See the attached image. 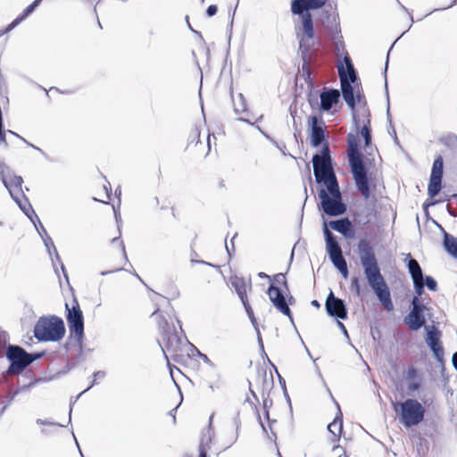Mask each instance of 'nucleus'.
<instances>
[{
  "instance_id": "f8f14e48",
  "label": "nucleus",
  "mask_w": 457,
  "mask_h": 457,
  "mask_svg": "<svg viewBox=\"0 0 457 457\" xmlns=\"http://www.w3.org/2000/svg\"><path fill=\"white\" fill-rule=\"evenodd\" d=\"M5 357L10 365L7 370L3 372L4 379H6L8 375L17 376L21 374L29 367L28 352L20 345H8Z\"/></svg>"
},
{
  "instance_id": "72a5a7b5",
  "label": "nucleus",
  "mask_w": 457,
  "mask_h": 457,
  "mask_svg": "<svg viewBox=\"0 0 457 457\" xmlns=\"http://www.w3.org/2000/svg\"><path fill=\"white\" fill-rule=\"evenodd\" d=\"M9 341V335L6 331L0 330V359L5 354Z\"/></svg>"
},
{
  "instance_id": "bf43d9fd",
  "label": "nucleus",
  "mask_w": 457,
  "mask_h": 457,
  "mask_svg": "<svg viewBox=\"0 0 457 457\" xmlns=\"http://www.w3.org/2000/svg\"><path fill=\"white\" fill-rule=\"evenodd\" d=\"M456 4H457V0H453L452 3L448 6H446V7H440V8H435L434 10H432L429 12V14L432 13V12H435L445 11V10H446L448 8H451V7L454 6ZM428 13L426 16H428Z\"/></svg>"
},
{
  "instance_id": "6e6d98bb",
  "label": "nucleus",
  "mask_w": 457,
  "mask_h": 457,
  "mask_svg": "<svg viewBox=\"0 0 457 457\" xmlns=\"http://www.w3.org/2000/svg\"><path fill=\"white\" fill-rule=\"evenodd\" d=\"M218 7L215 4H211L206 9V14L208 17H212L217 13Z\"/></svg>"
},
{
  "instance_id": "423d86ee",
  "label": "nucleus",
  "mask_w": 457,
  "mask_h": 457,
  "mask_svg": "<svg viewBox=\"0 0 457 457\" xmlns=\"http://www.w3.org/2000/svg\"><path fill=\"white\" fill-rule=\"evenodd\" d=\"M348 162L351 173L355 182L357 190L361 196L368 200L370 196V185L368 177V170L364 164L361 153L358 149L357 143L353 137L348 138Z\"/></svg>"
},
{
  "instance_id": "393cba45",
  "label": "nucleus",
  "mask_w": 457,
  "mask_h": 457,
  "mask_svg": "<svg viewBox=\"0 0 457 457\" xmlns=\"http://www.w3.org/2000/svg\"><path fill=\"white\" fill-rule=\"evenodd\" d=\"M230 88V96L232 99L234 111L236 113H243L247 111L246 100L241 92H236L234 87Z\"/></svg>"
},
{
  "instance_id": "13d9d810",
  "label": "nucleus",
  "mask_w": 457,
  "mask_h": 457,
  "mask_svg": "<svg viewBox=\"0 0 457 457\" xmlns=\"http://www.w3.org/2000/svg\"><path fill=\"white\" fill-rule=\"evenodd\" d=\"M0 143L4 144L5 146L8 145L6 138H5V131L4 130V128H3V122L0 123Z\"/></svg>"
},
{
  "instance_id": "e2e57ef3",
  "label": "nucleus",
  "mask_w": 457,
  "mask_h": 457,
  "mask_svg": "<svg viewBox=\"0 0 457 457\" xmlns=\"http://www.w3.org/2000/svg\"><path fill=\"white\" fill-rule=\"evenodd\" d=\"M437 203H438V201H436V200H433V201H430V202H425V203L423 204V209H424V211H425L426 214H428V208L429 206H432V205L436 204Z\"/></svg>"
},
{
  "instance_id": "5701e85b",
  "label": "nucleus",
  "mask_w": 457,
  "mask_h": 457,
  "mask_svg": "<svg viewBox=\"0 0 457 457\" xmlns=\"http://www.w3.org/2000/svg\"><path fill=\"white\" fill-rule=\"evenodd\" d=\"M337 406L338 411L336 414L334 420L328 425V431L333 435V442L339 440L343 430V414L337 403Z\"/></svg>"
},
{
  "instance_id": "8fccbe9b",
  "label": "nucleus",
  "mask_w": 457,
  "mask_h": 457,
  "mask_svg": "<svg viewBox=\"0 0 457 457\" xmlns=\"http://www.w3.org/2000/svg\"><path fill=\"white\" fill-rule=\"evenodd\" d=\"M189 139L191 143L194 141H196V144L199 142L200 139V131L197 128H195L192 132L190 133Z\"/></svg>"
},
{
  "instance_id": "ea45409f",
  "label": "nucleus",
  "mask_w": 457,
  "mask_h": 457,
  "mask_svg": "<svg viewBox=\"0 0 457 457\" xmlns=\"http://www.w3.org/2000/svg\"><path fill=\"white\" fill-rule=\"evenodd\" d=\"M424 286H426L430 291H436L437 283L435 278L431 276H424L423 275Z\"/></svg>"
},
{
  "instance_id": "58836bf2",
  "label": "nucleus",
  "mask_w": 457,
  "mask_h": 457,
  "mask_svg": "<svg viewBox=\"0 0 457 457\" xmlns=\"http://www.w3.org/2000/svg\"><path fill=\"white\" fill-rule=\"evenodd\" d=\"M385 94H386V99H387V103L389 104L388 87H385ZM387 120H388V121L390 123V129L388 130V132H389L390 135H392L394 137V139H395V143H398V138H397V136H396V132H395V128L392 125V121H391V119H390V116H389V106L387 107Z\"/></svg>"
},
{
  "instance_id": "473e14b6",
  "label": "nucleus",
  "mask_w": 457,
  "mask_h": 457,
  "mask_svg": "<svg viewBox=\"0 0 457 457\" xmlns=\"http://www.w3.org/2000/svg\"><path fill=\"white\" fill-rule=\"evenodd\" d=\"M258 420H259L260 426H261V428H262V429L263 433H265V434L267 435V437H268L270 441H272V442L275 444L276 447H277V446H278L277 442H276V440H277V435H276V433H275L274 431H272V428H271V424H272L273 422H269V428H270V434H269V433H268V430H267V428H266V426L264 425V423L262 422V418H261V416H260V414H259V413H258Z\"/></svg>"
},
{
  "instance_id": "f03ea898",
  "label": "nucleus",
  "mask_w": 457,
  "mask_h": 457,
  "mask_svg": "<svg viewBox=\"0 0 457 457\" xmlns=\"http://www.w3.org/2000/svg\"><path fill=\"white\" fill-rule=\"evenodd\" d=\"M325 37L330 41L334 52L337 55L345 54L343 62L337 65L340 86H361L358 72L355 70L352 59L345 52L341 26L337 13L324 12L322 18Z\"/></svg>"
},
{
  "instance_id": "0e129e2a",
  "label": "nucleus",
  "mask_w": 457,
  "mask_h": 457,
  "mask_svg": "<svg viewBox=\"0 0 457 457\" xmlns=\"http://www.w3.org/2000/svg\"><path fill=\"white\" fill-rule=\"evenodd\" d=\"M396 1H397L398 4L400 5V7H401L404 12H406L409 14L410 19H411V22L413 23V22H414V20H413V17H412L411 13L410 12V11H409V10H408V9H407V8H406V7H405V6H404V5H403V4L399 0H396Z\"/></svg>"
},
{
  "instance_id": "a19ab883",
  "label": "nucleus",
  "mask_w": 457,
  "mask_h": 457,
  "mask_svg": "<svg viewBox=\"0 0 457 457\" xmlns=\"http://www.w3.org/2000/svg\"><path fill=\"white\" fill-rule=\"evenodd\" d=\"M351 289L355 292V295L359 297L362 295V289L361 287L360 278L358 277H353L351 280Z\"/></svg>"
},
{
  "instance_id": "bb28decb",
  "label": "nucleus",
  "mask_w": 457,
  "mask_h": 457,
  "mask_svg": "<svg viewBox=\"0 0 457 457\" xmlns=\"http://www.w3.org/2000/svg\"><path fill=\"white\" fill-rule=\"evenodd\" d=\"M342 90V96L349 108L354 111L356 106V97L359 99L361 95L357 92L355 96V87H340Z\"/></svg>"
},
{
  "instance_id": "37998d69",
  "label": "nucleus",
  "mask_w": 457,
  "mask_h": 457,
  "mask_svg": "<svg viewBox=\"0 0 457 457\" xmlns=\"http://www.w3.org/2000/svg\"><path fill=\"white\" fill-rule=\"evenodd\" d=\"M413 282V287H414V291H415V294L416 295L415 296H418L420 298V296L422 295V294L424 293V281H423V278L421 279H414L412 280Z\"/></svg>"
},
{
  "instance_id": "e433bc0d",
  "label": "nucleus",
  "mask_w": 457,
  "mask_h": 457,
  "mask_svg": "<svg viewBox=\"0 0 457 457\" xmlns=\"http://www.w3.org/2000/svg\"><path fill=\"white\" fill-rule=\"evenodd\" d=\"M243 305H244V308H245V310L247 313V316H248L252 325L253 326L254 329H258L259 325H258V322L256 320L253 311L249 302L244 303Z\"/></svg>"
},
{
  "instance_id": "69168bd1",
  "label": "nucleus",
  "mask_w": 457,
  "mask_h": 457,
  "mask_svg": "<svg viewBox=\"0 0 457 457\" xmlns=\"http://www.w3.org/2000/svg\"><path fill=\"white\" fill-rule=\"evenodd\" d=\"M257 128H258V129L261 131V133H262V134L266 138H268L269 140H270L274 145H276L278 148H279L278 142H276L275 140H273V139H272V138H271L268 134H266L265 132H263V131L260 129V127H257Z\"/></svg>"
},
{
  "instance_id": "f704fd0d",
  "label": "nucleus",
  "mask_w": 457,
  "mask_h": 457,
  "mask_svg": "<svg viewBox=\"0 0 457 457\" xmlns=\"http://www.w3.org/2000/svg\"><path fill=\"white\" fill-rule=\"evenodd\" d=\"M369 124H370V120H367V124H364L361 130V134L364 139L365 146H369L371 145V131H370Z\"/></svg>"
},
{
  "instance_id": "c85d7f7f",
  "label": "nucleus",
  "mask_w": 457,
  "mask_h": 457,
  "mask_svg": "<svg viewBox=\"0 0 457 457\" xmlns=\"http://www.w3.org/2000/svg\"><path fill=\"white\" fill-rule=\"evenodd\" d=\"M93 377H94V379H93L91 385L87 388H86L84 391H82L79 395H77L76 398L74 399V401L71 402V407H70V412H69V421H71V419L72 404H74L76 403V401L80 397V395H82L84 393L88 391L92 386H94L95 385L97 384L96 379L104 378L105 377V372L103 370L96 371L93 374Z\"/></svg>"
},
{
  "instance_id": "4468645a",
  "label": "nucleus",
  "mask_w": 457,
  "mask_h": 457,
  "mask_svg": "<svg viewBox=\"0 0 457 457\" xmlns=\"http://www.w3.org/2000/svg\"><path fill=\"white\" fill-rule=\"evenodd\" d=\"M444 173V160L441 155H438L432 166V170L429 178L428 195L433 198L436 196L442 188V179Z\"/></svg>"
},
{
  "instance_id": "603ef678",
  "label": "nucleus",
  "mask_w": 457,
  "mask_h": 457,
  "mask_svg": "<svg viewBox=\"0 0 457 457\" xmlns=\"http://www.w3.org/2000/svg\"><path fill=\"white\" fill-rule=\"evenodd\" d=\"M191 346H193V347L195 349V351L197 352L198 356H199V357H200V358H201V359H202V360H203L206 364H208V365H210V366H213V365H214V364H213V362L209 359V357H208L206 354L202 353H201L197 348H195L193 345H191Z\"/></svg>"
},
{
  "instance_id": "6e6552de",
  "label": "nucleus",
  "mask_w": 457,
  "mask_h": 457,
  "mask_svg": "<svg viewBox=\"0 0 457 457\" xmlns=\"http://www.w3.org/2000/svg\"><path fill=\"white\" fill-rule=\"evenodd\" d=\"M312 162L313 174L318 184L327 185L337 181L328 142L322 145L319 153L312 156Z\"/></svg>"
},
{
  "instance_id": "4d7b16f0",
  "label": "nucleus",
  "mask_w": 457,
  "mask_h": 457,
  "mask_svg": "<svg viewBox=\"0 0 457 457\" xmlns=\"http://www.w3.org/2000/svg\"><path fill=\"white\" fill-rule=\"evenodd\" d=\"M21 22V21L19 20V17L17 16L9 25L8 27L6 28L5 31L6 32H9L11 31L12 29H13L16 26H18L20 23Z\"/></svg>"
},
{
  "instance_id": "7c9ffc66",
  "label": "nucleus",
  "mask_w": 457,
  "mask_h": 457,
  "mask_svg": "<svg viewBox=\"0 0 457 457\" xmlns=\"http://www.w3.org/2000/svg\"><path fill=\"white\" fill-rule=\"evenodd\" d=\"M42 88L50 99L59 95H70L74 93L73 90H61L60 87H49V89H46V87Z\"/></svg>"
},
{
  "instance_id": "09e8293b",
  "label": "nucleus",
  "mask_w": 457,
  "mask_h": 457,
  "mask_svg": "<svg viewBox=\"0 0 457 457\" xmlns=\"http://www.w3.org/2000/svg\"><path fill=\"white\" fill-rule=\"evenodd\" d=\"M7 132H8V133H10V134H12V135H13V136H15V137H18V138H20L21 140H22V141H23L27 145H29V146H30V147H32V148H34V149L37 150V151H38V152H40L42 154L46 155L45 152H44L41 148H39V147H37V146L34 145L33 144L29 143V141H27V140H26L24 137H22L21 136L18 135L17 133L13 132V131H12V130H8Z\"/></svg>"
},
{
  "instance_id": "ddd939ff",
  "label": "nucleus",
  "mask_w": 457,
  "mask_h": 457,
  "mask_svg": "<svg viewBox=\"0 0 457 457\" xmlns=\"http://www.w3.org/2000/svg\"><path fill=\"white\" fill-rule=\"evenodd\" d=\"M400 406V420L407 428L416 426L420 423L424 419L425 409L415 399H407L403 403H396L395 406Z\"/></svg>"
},
{
  "instance_id": "680f3d73",
  "label": "nucleus",
  "mask_w": 457,
  "mask_h": 457,
  "mask_svg": "<svg viewBox=\"0 0 457 457\" xmlns=\"http://www.w3.org/2000/svg\"><path fill=\"white\" fill-rule=\"evenodd\" d=\"M446 209L451 216L457 217V211L453 207L452 204H448Z\"/></svg>"
},
{
  "instance_id": "6ab92c4d",
  "label": "nucleus",
  "mask_w": 457,
  "mask_h": 457,
  "mask_svg": "<svg viewBox=\"0 0 457 457\" xmlns=\"http://www.w3.org/2000/svg\"><path fill=\"white\" fill-rule=\"evenodd\" d=\"M320 110L322 112H329L332 107L339 102L340 91L337 88L330 87L320 94Z\"/></svg>"
},
{
  "instance_id": "a211bd4d",
  "label": "nucleus",
  "mask_w": 457,
  "mask_h": 457,
  "mask_svg": "<svg viewBox=\"0 0 457 457\" xmlns=\"http://www.w3.org/2000/svg\"><path fill=\"white\" fill-rule=\"evenodd\" d=\"M328 132L324 123L317 117H311V144L313 147L323 145L326 142Z\"/></svg>"
},
{
  "instance_id": "cd10ccee",
  "label": "nucleus",
  "mask_w": 457,
  "mask_h": 457,
  "mask_svg": "<svg viewBox=\"0 0 457 457\" xmlns=\"http://www.w3.org/2000/svg\"><path fill=\"white\" fill-rule=\"evenodd\" d=\"M233 287L236 289V292L240 298L242 303L248 302L247 298V285L243 278H236L232 282Z\"/></svg>"
},
{
  "instance_id": "c03bdc74",
  "label": "nucleus",
  "mask_w": 457,
  "mask_h": 457,
  "mask_svg": "<svg viewBox=\"0 0 457 457\" xmlns=\"http://www.w3.org/2000/svg\"><path fill=\"white\" fill-rule=\"evenodd\" d=\"M273 279L277 284L282 286L286 290L288 291V284L285 274L278 273L273 277Z\"/></svg>"
},
{
  "instance_id": "9b49d317",
  "label": "nucleus",
  "mask_w": 457,
  "mask_h": 457,
  "mask_svg": "<svg viewBox=\"0 0 457 457\" xmlns=\"http://www.w3.org/2000/svg\"><path fill=\"white\" fill-rule=\"evenodd\" d=\"M323 234L326 241V250L334 267L342 274L345 278H348L349 271L346 260L343 255L340 245L337 237L324 225Z\"/></svg>"
},
{
  "instance_id": "2eb2a0df",
  "label": "nucleus",
  "mask_w": 457,
  "mask_h": 457,
  "mask_svg": "<svg viewBox=\"0 0 457 457\" xmlns=\"http://www.w3.org/2000/svg\"><path fill=\"white\" fill-rule=\"evenodd\" d=\"M267 295H269L270 302L276 307V309L284 315L287 316L291 322H293L291 310L284 295L283 290L274 284H270L267 290Z\"/></svg>"
},
{
  "instance_id": "052dcab7",
  "label": "nucleus",
  "mask_w": 457,
  "mask_h": 457,
  "mask_svg": "<svg viewBox=\"0 0 457 457\" xmlns=\"http://www.w3.org/2000/svg\"><path fill=\"white\" fill-rule=\"evenodd\" d=\"M237 236V234L233 237V238L230 240V243H231V247H229L227 244H226V250H227V253L228 254L229 257H231V254L232 253L235 251V245H234V238L235 237Z\"/></svg>"
},
{
  "instance_id": "338daca9",
  "label": "nucleus",
  "mask_w": 457,
  "mask_h": 457,
  "mask_svg": "<svg viewBox=\"0 0 457 457\" xmlns=\"http://www.w3.org/2000/svg\"><path fill=\"white\" fill-rule=\"evenodd\" d=\"M337 325H338V327L341 328V330L343 331L344 335H345L346 337H348V332H347V330H346V328H345V325H344L341 321H339V320H337Z\"/></svg>"
},
{
  "instance_id": "9d476101",
  "label": "nucleus",
  "mask_w": 457,
  "mask_h": 457,
  "mask_svg": "<svg viewBox=\"0 0 457 457\" xmlns=\"http://www.w3.org/2000/svg\"><path fill=\"white\" fill-rule=\"evenodd\" d=\"M65 309L70 337L74 339L79 351L81 352L84 338V317L77 298H73L71 307L65 303Z\"/></svg>"
},
{
  "instance_id": "aec40b11",
  "label": "nucleus",
  "mask_w": 457,
  "mask_h": 457,
  "mask_svg": "<svg viewBox=\"0 0 457 457\" xmlns=\"http://www.w3.org/2000/svg\"><path fill=\"white\" fill-rule=\"evenodd\" d=\"M405 378L406 380H408L407 389L409 392L418 391L421 387V375L419 373L418 370L413 366L408 368Z\"/></svg>"
},
{
  "instance_id": "b1692460",
  "label": "nucleus",
  "mask_w": 457,
  "mask_h": 457,
  "mask_svg": "<svg viewBox=\"0 0 457 457\" xmlns=\"http://www.w3.org/2000/svg\"><path fill=\"white\" fill-rule=\"evenodd\" d=\"M404 262H406L408 271L412 280L423 278L422 269L418 261L411 257V253L406 254Z\"/></svg>"
},
{
  "instance_id": "c756f323",
  "label": "nucleus",
  "mask_w": 457,
  "mask_h": 457,
  "mask_svg": "<svg viewBox=\"0 0 457 457\" xmlns=\"http://www.w3.org/2000/svg\"><path fill=\"white\" fill-rule=\"evenodd\" d=\"M50 257H51L52 263H53L55 272L58 273V270L56 269V262H58L61 265V269L63 273V276H64L66 281L68 282L69 281L68 274L66 272L64 264L62 263L61 257L56 249H55V251H53L52 255Z\"/></svg>"
},
{
  "instance_id": "774afa93",
  "label": "nucleus",
  "mask_w": 457,
  "mask_h": 457,
  "mask_svg": "<svg viewBox=\"0 0 457 457\" xmlns=\"http://www.w3.org/2000/svg\"><path fill=\"white\" fill-rule=\"evenodd\" d=\"M452 362H453V368L457 370V352H455V353L453 354V357H452Z\"/></svg>"
},
{
  "instance_id": "412c9836",
  "label": "nucleus",
  "mask_w": 457,
  "mask_h": 457,
  "mask_svg": "<svg viewBox=\"0 0 457 457\" xmlns=\"http://www.w3.org/2000/svg\"><path fill=\"white\" fill-rule=\"evenodd\" d=\"M403 322L413 331H418L422 327L425 328V326H427L424 314L414 312H410L409 314L404 317Z\"/></svg>"
},
{
  "instance_id": "5fc2aeb1",
  "label": "nucleus",
  "mask_w": 457,
  "mask_h": 457,
  "mask_svg": "<svg viewBox=\"0 0 457 457\" xmlns=\"http://www.w3.org/2000/svg\"><path fill=\"white\" fill-rule=\"evenodd\" d=\"M255 332H256V335H257V341H258V345H259V347L261 349V351L262 352V353L268 358L265 351H264V345H263V341H262V335H261V332H260V329H255Z\"/></svg>"
},
{
  "instance_id": "f257e3e1",
  "label": "nucleus",
  "mask_w": 457,
  "mask_h": 457,
  "mask_svg": "<svg viewBox=\"0 0 457 457\" xmlns=\"http://www.w3.org/2000/svg\"><path fill=\"white\" fill-rule=\"evenodd\" d=\"M291 12L293 14L299 15L302 22V34H297L299 37V53L303 61L302 69L298 71L295 77V86L300 77L304 79L307 86H315L312 74V71L320 65L318 62L319 50L313 48V38L315 35L312 15L310 12L304 0H292Z\"/></svg>"
},
{
  "instance_id": "0eeeda50",
  "label": "nucleus",
  "mask_w": 457,
  "mask_h": 457,
  "mask_svg": "<svg viewBox=\"0 0 457 457\" xmlns=\"http://www.w3.org/2000/svg\"><path fill=\"white\" fill-rule=\"evenodd\" d=\"M65 326L62 318L52 315L41 317L34 327V337L40 342H56L65 335Z\"/></svg>"
},
{
  "instance_id": "f3484780",
  "label": "nucleus",
  "mask_w": 457,
  "mask_h": 457,
  "mask_svg": "<svg viewBox=\"0 0 457 457\" xmlns=\"http://www.w3.org/2000/svg\"><path fill=\"white\" fill-rule=\"evenodd\" d=\"M325 308L328 315L330 317L340 320L347 318V308L345 301L336 297L332 291H330L326 299Z\"/></svg>"
},
{
  "instance_id": "de8ad7c7",
  "label": "nucleus",
  "mask_w": 457,
  "mask_h": 457,
  "mask_svg": "<svg viewBox=\"0 0 457 457\" xmlns=\"http://www.w3.org/2000/svg\"><path fill=\"white\" fill-rule=\"evenodd\" d=\"M263 408L265 410V417L268 422H276L275 420H270L268 409L272 405V401L269 398H263Z\"/></svg>"
},
{
  "instance_id": "49530a36",
  "label": "nucleus",
  "mask_w": 457,
  "mask_h": 457,
  "mask_svg": "<svg viewBox=\"0 0 457 457\" xmlns=\"http://www.w3.org/2000/svg\"><path fill=\"white\" fill-rule=\"evenodd\" d=\"M44 355H45V352H36V353H28L29 366L35 361L41 359Z\"/></svg>"
},
{
  "instance_id": "39448f33",
  "label": "nucleus",
  "mask_w": 457,
  "mask_h": 457,
  "mask_svg": "<svg viewBox=\"0 0 457 457\" xmlns=\"http://www.w3.org/2000/svg\"><path fill=\"white\" fill-rule=\"evenodd\" d=\"M0 179L4 187L8 190L11 197L19 205L23 213L33 221V216L37 215L29 202V199L22 191L23 179L21 176L13 174L11 168L0 160Z\"/></svg>"
},
{
  "instance_id": "c9c22d12",
  "label": "nucleus",
  "mask_w": 457,
  "mask_h": 457,
  "mask_svg": "<svg viewBox=\"0 0 457 457\" xmlns=\"http://www.w3.org/2000/svg\"><path fill=\"white\" fill-rule=\"evenodd\" d=\"M426 306L420 302V298L418 296H413L411 299V312L424 314Z\"/></svg>"
},
{
  "instance_id": "4be33fe9",
  "label": "nucleus",
  "mask_w": 457,
  "mask_h": 457,
  "mask_svg": "<svg viewBox=\"0 0 457 457\" xmlns=\"http://www.w3.org/2000/svg\"><path fill=\"white\" fill-rule=\"evenodd\" d=\"M328 226L346 237L353 235V225L348 218L330 220Z\"/></svg>"
},
{
  "instance_id": "dca6fc26",
  "label": "nucleus",
  "mask_w": 457,
  "mask_h": 457,
  "mask_svg": "<svg viewBox=\"0 0 457 457\" xmlns=\"http://www.w3.org/2000/svg\"><path fill=\"white\" fill-rule=\"evenodd\" d=\"M427 332L426 343L432 351L435 358L437 361H443L444 360V348L440 343V337L442 336L441 331L434 326H425Z\"/></svg>"
},
{
  "instance_id": "a18cd8bd",
  "label": "nucleus",
  "mask_w": 457,
  "mask_h": 457,
  "mask_svg": "<svg viewBox=\"0 0 457 457\" xmlns=\"http://www.w3.org/2000/svg\"><path fill=\"white\" fill-rule=\"evenodd\" d=\"M33 224L35 225V228L37 230L38 234L40 235L41 238H43V237H46V234H47L46 228H44V226L42 225L39 218L37 217V219L33 216Z\"/></svg>"
},
{
  "instance_id": "79ce46f5",
  "label": "nucleus",
  "mask_w": 457,
  "mask_h": 457,
  "mask_svg": "<svg viewBox=\"0 0 457 457\" xmlns=\"http://www.w3.org/2000/svg\"><path fill=\"white\" fill-rule=\"evenodd\" d=\"M42 240H43L44 245L47 250L48 254L51 256L53 251H55V249H56L51 237L48 234H46V237H43Z\"/></svg>"
},
{
  "instance_id": "20e7f679",
  "label": "nucleus",
  "mask_w": 457,
  "mask_h": 457,
  "mask_svg": "<svg viewBox=\"0 0 457 457\" xmlns=\"http://www.w3.org/2000/svg\"><path fill=\"white\" fill-rule=\"evenodd\" d=\"M151 300L156 305V309L152 313L151 316L158 315V327L160 329L162 340L163 342L164 345H162L160 342L159 345L162 348V351L164 354V357L167 361V366L170 369V376L172 377V367L176 368L175 366H172L169 361V358L166 354V351L171 353V358L178 361L179 360V352L181 351V347L183 345V339L181 337L179 336L178 332L176 331V328L173 325H170L167 319L160 313V306L157 302V299L155 297H151Z\"/></svg>"
},
{
  "instance_id": "7ed1b4c3",
  "label": "nucleus",
  "mask_w": 457,
  "mask_h": 457,
  "mask_svg": "<svg viewBox=\"0 0 457 457\" xmlns=\"http://www.w3.org/2000/svg\"><path fill=\"white\" fill-rule=\"evenodd\" d=\"M357 249L369 286L384 308L388 312L393 311L395 307L390 289L381 273L373 246L363 238L359 241Z\"/></svg>"
},
{
  "instance_id": "864d4df0",
  "label": "nucleus",
  "mask_w": 457,
  "mask_h": 457,
  "mask_svg": "<svg viewBox=\"0 0 457 457\" xmlns=\"http://www.w3.org/2000/svg\"><path fill=\"white\" fill-rule=\"evenodd\" d=\"M112 244H119V245L120 246L121 248V251H122V253L125 257L126 260H128V257H127V253H126V250H125V245H124V243L122 240H120V237H114L112 240Z\"/></svg>"
},
{
  "instance_id": "a878e982",
  "label": "nucleus",
  "mask_w": 457,
  "mask_h": 457,
  "mask_svg": "<svg viewBox=\"0 0 457 457\" xmlns=\"http://www.w3.org/2000/svg\"><path fill=\"white\" fill-rule=\"evenodd\" d=\"M443 246L448 254L457 259V237L448 232H445Z\"/></svg>"
},
{
  "instance_id": "3c124183",
  "label": "nucleus",
  "mask_w": 457,
  "mask_h": 457,
  "mask_svg": "<svg viewBox=\"0 0 457 457\" xmlns=\"http://www.w3.org/2000/svg\"><path fill=\"white\" fill-rule=\"evenodd\" d=\"M37 425H51V426H55V427H63V425L60 424V423H57V422H54V421H51L49 420H42V419H37Z\"/></svg>"
},
{
  "instance_id": "1a4fd4ad",
  "label": "nucleus",
  "mask_w": 457,
  "mask_h": 457,
  "mask_svg": "<svg viewBox=\"0 0 457 457\" xmlns=\"http://www.w3.org/2000/svg\"><path fill=\"white\" fill-rule=\"evenodd\" d=\"M327 191L321 188L319 192L322 211L328 216L343 215L346 212V204L343 202L337 181L325 185Z\"/></svg>"
},
{
  "instance_id": "4c0bfd02",
  "label": "nucleus",
  "mask_w": 457,
  "mask_h": 457,
  "mask_svg": "<svg viewBox=\"0 0 457 457\" xmlns=\"http://www.w3.org/2000/svg\"><path fill=\"white\" fill-rule=\"evenodd\" d=\"M328 0H304L307 7L310 10H317L323 7Z\"/></svg>"
},
{
  "instance_id": "2f4dec72",
  "label": "nucleus",
  "mask_w": 457,
  "mask_h": 457,
  "mask_svg": "<svg viewBox=\"0 0 457 457\" xmlns=\"http://www.w3.org/2000/svg\"><path fill=\"white\" fill-rule=\"evenodd\" d=\"M40 4V0H34L29 5H28L21 14L18 15L19 20L23 21L27 17H29L35 9Z\"/></svg>"
}]
</instances>
